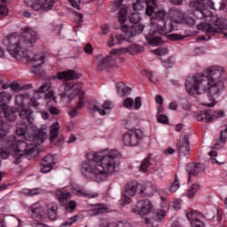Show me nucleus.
Segmentation results:
<instances>
[{"instance_id":"f257e3e1","label":"nucleus","mask_w":227,"mask_h":227,"mask_svg":"<svg viewBox=\"0 0 227 227\" xmlns=\"http://www.w3.org/2000/svg\"><path fill=\"white\" fill-rule=\"evenodd\" d=\"M224 71L220 70L219 67H212L207 69L206 74H197L193 76H188L185 82V90L189 95H201L207 93L208 100L201 101V106L206 107H214L217 102L215 98H219L224 91V81L227 76Z\"/></svg>"},{"instance_id":"f03ea898","label":"nucleus","mask_w":227,"mask_h":227,"mask_svg":"<svg viewBox=\"0 0 227 227\" xmlns=\"http://www.w3.org/2000/svg\"><path fill=\"white\" fill-rule=\"evenodd\" d=\"M38 35L36 31L29 27H24L20 29V35L17 33L10 35L6 38L7 51L14 59H25L27 63H33L30 67V74H40V70L43 63H45V56L43 54H35L34 58L33 52L27 51V47H31L33 43H36Z\"/></svg>"},{"instance_id":"7ed1b4c3","label":"nucleus","mask_w":227,"mask_h":227,"mask_svg":"<svg viewBox=\"0 0 227 227\" xmlns=\"http://www.w3.org/2000/svg\"><path fill=\"white\" fill-rule=\"evenodd\" d=\"M120 153L116 149H102L98 152H89L87 160L82 164V173H90L94 180L100 184L106 182L109 173H114L116 168V158Z\"/></svg>"},{"instance_id":"20e7f679","label":"nucleus","mask_w":227,"mask_h":227,"mask_svg":"<svg viewBox=\"0 0 227 227\" xmlns=\"http://www.w3.org/2000/svg\"><path fill=\"white\" fill-rule=\"evenodd\" d=\"M28 131L29 126L26 121H19L16 124L18 137L13 135L7 137L8 146H11L14 152H17L20 157L24 155H38V149L36 147L42 145L45 141V137H47V132L42 129H37L34 135L29 134ZM20 136L25 137V141L19 138Z\"/></svg>"},{"instance_id":"39448f33","label":"nucleus","mask_w":227,"mask_h":227,"mask_svg":"<svg viewBox=\"0 0 227 227\" xmlns=\"http://www.w3.org/2000/svg\"><path fill=\"white\" fill-rule=\"evenodd\" d=\"M210 10H215L212 0H190L188 2V13L196 19H210V23L197 25V28L205 33H224L227 31V20L214 16Z\"/></svg>"},{"instance_id":"423d86ee","label":"nucleus","mask_w":227,"mask_h":227,"mask_svg":"<svg viewBox=\"0 0 227 227\" xmlns=\"http://www.w3.org/2000/svg\"><path fill=\"white\" fill-rule=\"evenodd\" d=\"M166 15H168L166 11L160 9L151 18V30L145 35V40L153 47L162 45V38L158 36V35L166 36V35H169V33L175 30V26L171 22L168 24V21H166Z\"/></svg>"},{"instance_id":"0eeeda50","label":"nucleus","mask_w":227,"mask_h":227,"mask_svg":"<svg viewBox=\"0 0 227 227\" xmlns=\"http://www.w3.org/2000/svg\"><path fill=\"white\" fill-rule=\"evenodd\" d=\"M80 77L81 74L74 70L64 71L58 74V79L66 82L64 84V90L66 93H67V91H72V93L68 95V99L72 101L74 100V98H75V97H78L80 101L74 107L78 111L82 109V107H84L85 106L84 98L86 97V94L82 90V82L75 83L74 82L67 81H74L75 79H79Z\"/></svg>"},{"instance_id":"6e6552de","label":"nucleus","mask_w":227,"mask_h":227,"mask_svg":"<svg viewBox=\"0 0 227 227\" xmlns=\"http://www.w3.org/2000/svg\"><path fill=\"white\" fill-rule=\"evenodd\" d=\"M7 125V122H0V145H4L5 148H9L8 151H4V147H2L0 149V157H2V159H8V157H10V152H12V153H14L15 158L14 164H20L22 157H26V155H19L17 153V151H14L12 146L8 145V137L6 136V134L8 133L6 129Z\"/></svg>"},{"instance_id":"1a4fd4ad","label":"nucleus","mask_w":227,"mask_h":227,"mask_svg":"<svg viewBox=\"0 0 227 227\" xmlns=\"http://www.w3.org/2000/svg\"><path fill=\"white\" fill-rule=\"evenodd\" d=\"M29 98L28 94H20L16 96L15 98V108L14 110V115L15 113H19V116L21 120H26L28 123H33L34 118H33V110L31 108H26V100Z\"/></svg>"},{"instance_id":"9d476101","label":"nucleus","mask_w":227,"mask_h":227,"mask_svg":"<svg viewBox=\"0 0 227 227\" xmlns=\"http://www.w3.org/2000/svg\"><path fill=\"white\" fill-rule=\"evenodd\" d=\"M13 96L10 92L2 91L0 92V114L4 113L8 121H15L17 115H15V110L13 107L6 105L12 102Z\"/></svg>"},{"instance_id":"9b49d317","label":"nucleus","mask_w":227,"mask_h":227,"mask_svg":"<svg viewBox=\"0 0 227 227\" xmlns=\"http://www.w3.org/2000/svg\"><path fill=\"white\" fill-rule=\"evenodd\" d=\"M143 131L141 129H129L122 135L121 142L124 146L134 148L141 145Z\"/></svg>"},{"instance_id":"f8f14e48","label":"nucleus","mask_w":227,"mask_h":227,"mask_svg":"<svg viewBox=\"0 0 227 227\" xmlns=\"http://www.w3.org/2000/svg\"><path fill=\"white\" fill-rule=\"evenodd\" d=\"M113 50H111L110 54L104 57L103 55H98L96 57V65L98 67V70L102 72L104 70H111V68H116V56H120L117 54H112Z\"/></svg>"},{"instance_id":"ddd939ff","label":"nucleus","mask_w":227,"mask_h":227,"mask_svg":"<svg viewBox=\"0 0 227 227\" xmlns=\"http://www.w3.org/2000/svg\"><path fill=\"white\" fill-rule=\"evenodd\" d=\"M155 192H159L161 200V207L162 208H166L168 204L166 203V198L168 196V192L163 189L157 190V186L154 184L148 183L146 185L142 187L140 191V194L143 198H152L155 194Z\"/></svg>"},{"instance_id":"4468645a","label":"nucleus","mask_w":227,"mask_h":227,"mask_svg":"<svg viewBox=\"0 0 227 227\" xmlns=\"http://www.w3.org/2000/svg\"><path fill=\"white\" fill-rule=\"evenodd\" d=\"M152 210H153L152 201H150V200H141L133 206L131 212L137 215L145 217V215H148V214L152 213Z\"/></svg>"},{"instance_id":"2eb2a0df","label":"nucleus","mask_w":227,"mask_h":227,"mask_svg":"<svg viewBox=\"0 0 227 227\" xmlns=\"http://www.w3.org/2000/svg\"><path fill=\"white\" fill-rule=\"evenodd\" d=\"M27 6H30L35 12H49V10H52V6L56 4L54 0H26Z\"/></svg>"},{"instance_id":"dca6fc26","label":"nucleus","mask_w":227,"mask_h":227,"mask_svg":"<svg viewBox=\"0 0 227 227\" xmlns=\"http://www.w3.org/2000/svg\"><path fill=\"white\" fill-rule=\"evenodd\" d=\"M157 0H137V3L133 4V10L137 12L143 10L146 6L145 13L149 17H152L155 13V8H157Z\"/></svg>"},{"instance_id":"f3484780","label":"nucleus","mask_w":227,"mask_h":227,"mask_svg":"<svg viewBox=\"0 0 227 227\" xmlns=\"http://www.w3.org/2000/svg\"><path fill=\"white\" fill-rule=\"evenodd\" d=\"M218 118H224V112L223 110H218L215 112H206L202 111L197 114V121H203L204 123H210Z\"/></svg>"},{"instance_id":"a211bd4d","label":"nucleus","mask_w":227,"mask_h":227,"mask_svg":"<svg viewBox=\"0 0 227 227\" xmlns=\"http://www.w3.org/2000/svg\"><path fill=\"white\" fill-rule=\"evenodd\" d=\"M121 3H123V0H114L110 4L112 12L119 10L118 17L120 24H123L127 20V5L121 4Z\"/></svg>"},{"instance_id":"6ab92c4d","label":"nucleus","mask_w":227,"mask_h":227,"mask_svg":"<svg viewBox=\"0 0 227 227\" xmlns=\"http://www.w3.org/2000/svg\"><path fill=\"white\" fill-rule=\"evenodd\" d=\"M145 48L139 44H130L128 47L113 49L112 54H116L117 56H122V54H137V52H143Z\"/></svg>"},{"instance_id":"aec40b11","label":"nucleus","mask_w":227,"mask_h":227,"mask_svg":"<svg viewBox=\"0 0 227 227\" xmlns=\"http://www.w3.org/2000/svg\"><path fill=\"white\" fill-rule=\"evenodd\" d=\"M30 215L34 221H43V217L47 215L45 209L39 203L33 204L30 208Z\"/></svg>"},{"instance_id":"412c9836","label":"nucleus","mask_w":227,"mask_h":227,"mask_svg":"<svg viewBox=\"0 0 227 227\" xmlns=\"http://www.w3.org/2000/svg\"><path fill=\"white\" fill-rule=\"evenodd\" d=\"M122 33L128 35V36H137V35H141L143 30L145 29V26L141 23H133V26L129 27V26L124 25L121 27Z\"/></svg>"},{"instance_id":"4be33fe9","label":"nucleus","mask_w":227,"mask_h":227,"mask_svg":"<svg viewBox=\"0 0 227 227\" xmlns=\"http://www.w3.org/2000/svg\"><path fill=\"white\" fill-rule=\"evenodd\" d=\"M54 164H56V155H46L41 161V173H49V171H52Z\"/></svg>"},{"instance_id":"5701e85b","label":"nucleus","mask_w":227,"mask_h":227,"mask_svg":"<svg viewBox=\"0 0 227 227\" xmlns=\"http://www.w3.org/2000/svg\"><path fill=\"white\" fill-rule=\"evenodd\" d=\"M123 107H126V109H129V111H132L133 109L135 111H137L138 109H141V106H143V101L141 100V97H137L134 99L131 98H127L123 100Z\"/></svg>"},{"instance_id":"b1692460","label":"nucleus","mask_w":227,"mask_h":227,"mask_svg":"<svg viewBox=\"0 0 227 227\" xmlns=\"http://www.w3.org/2000/svg\"><path fill=\"white\" fill-rule=\"evenodd\" d=\"M167 15L171 22H175L176 24H180L184 20V13L176 7L170 8Z\"/></svg>"},{"instance_id":"393cba45","label":"nucleus","mask_w":227,"mask_h":227,"mask_svg":"<svg viewBox=\"0 0 227 227\" xmlns=\"http://www.w3.org/2000/svg\"><path fill=\"white\" fill-rule=\"evenodd\" d=\"M188 168H191V169H188V182H191V176H198V174L205 169V165L201 163H190Z\"/></svg>"},{"instance_id":"a878e982","label":"nucleus","mask_w":227,"mask_h":227,"mask_svg":"<svg viewBox=\"0 0 227 227\" xmlns=\"http://www.w3.org/2000/svg\"><path fill=\"white\" fill-rule=\"evenodd\" d=\"M73 192L76 196H82V198H87L88 200H91L93 198H98V192H88L82 188L79 187H73Z\"/></svg>"},{"instance_id":"bb28decb","label":"nucleus","mask_w":227,"mask_h":227,"mask_svg":"<svg viewBox=\"0 0 227 227\" xmlns=\"http://www.w3.org/2000/svg\"><path fill=\"white\" fill-rule=\"evenodd\" d=\"M137 187H139V183H137V181H130L128 183L125 188L126 196H130V198L136 196Z\"/></svg>"},{"instance_id":"cd10ccee","label":"nucleus","mask_w":227,"mask_h":227,"mask_svg":"<svg viewBox=\"0 0 227 227\" xmlns=\"http://www.w3.org/2000/svg\"><path fill=\"white\" fill-rule=\"evenodd\" d=\"M189 152H191V146L189 144V137L187 135H185L182 138V143L179 147V153H181V155H184V157H187V155H189Z\"/></svg>"},{"instance_id":"c85d7f7f","label":"nucleus","mask_w":227,"mask_h":227,"mask_svg":"<svg viewBox=\"0 0 227 227\" xmlns=\"http://www.w3.org/2000/svg\"><path fill=\"white\" fill-rule=\"evenodd\" d=\"M47 210H48V217L51 219V221H56L58 217V204L55 202H49L46 205Z\"/></svg>"},{"instance_id":"c756f323","label":"nucleus","mask_w":227,"mask_h":227,"mask_svg":"<svg viewBox=\"0 0 227 227\" xmlns=\"http://www.w3.org/2000/svg\"><path fill=\"white\" fill-rule=\"evenodd\" d=\"M58 196L59 203L61 207L65 203L68 202L72 198V193H70L67 189H63L59 191Z\"/></svg>"},{"instance_id":"7c9ffc66","label":"nucleus","mask_w":227,"mask_h":227,"mask_svg":"<svg viewBox=\"0 0 227 227\" xmlns=\"http://www.w3.org/2000/svg\"><path fill=\"white\" fill-rule=\"evenodd\" d=\"M186 217L191 223V226H192V223H196L198 221H201L203 219V214L199 213L196 210H190L186 213Z\"/></svg>"},{"instance_id":"2f4dec72","label":"nucleus","mask_w":227,"mask_h":227,"mask_svg":"<svg viewBox=\"0 0 227 227\" xmlns=\"http://www.w3.org/2000/svg\"><path fill=\"white\" fill-rule=\"evenodd\" d=\"M116 88L120 97H128V95L130 94V91H132V89L125 85V83H123L122 82H117Z\"/></svg>"},{"instance_id":"473e14b6","label":"nucleus","mask_w":227,"mask_h":227,"mask_svg":"<svg viewBox=\"0 0 227 227\" xmlns=\"http://www.w3.org/2000/svg\"><path fill=\"white\" fill-rule=\"evenodd\" d=\"M125 37L122 35H111L108 41L106 42L107 47H114V45H120V43H123Z\"/></svg>"},{"instance_id":"72a5a7b5","label":"nucleus","mask_w":227,"mask_h":227,"mask_svg":"<svg viewBox=\"0 0 227 227\" xmlns=\"http://www.w3.org/2000/svg\"><path fill=\"white\" fill-rule=\"evenodd\" d=\"M107 212V205L96 204L95 207L90 211V215H100V214H106Z\"/></svg>"},{"instance_id":"f704fd0d","label":"nucleus","mask_w":227,"mask_h":227,"mask_svg":"<svg viewBox=\"0 0 227 227\" xmlns=\"http://www.w3.org/2000/svg\"><path fill=\"white\" fill-rule=\"evenodd\" d=\"M61 207H64V210H66L67 214H72V212H74V210L77 208V201L67 200V202L64 203V205H62Z\"/></svg>"},{"instance_id":"c9c22d12","label":"nucleus","mask_w":227,"mask_h":227,"mask_svg":"<svg viewBox=\"0 0 227 227\" xmlns=\"http://www.w3.org/2000/svg\"><path fill=\"white\" fill-rule=\"evenodd\" d=\"M50 142L54 143L58 139V121H55L50 128Z\"/></svg>"},{"instance_id":"e433bc0d","label":"nucleus","mask_w":227,"mask_h":227,"mask_svg":"<svg viewBox=\"0 0 227 227\" xmlns=\"http://www.w3.org/2000/svg\"><path fill=\"white\" fill-rule=\"evenodd\" d=\"M150 159H152V154H149L145 159H144L139 166V171L142 173H146L148 171V168L152 165L150 162Z\"/></svg>"},{"instance_id":"4c0bfd02","label":"nucleus","mask_w":227,"mask_h":227,"mask_svg":"<svg viewBox=\"0 0 227 227\" xmlns=\"http://www.w3.org/2000/svg\"><path fill=\"white\" fill-rule=\"evenodd\" d=\"M99 227H109V222L107 220H102ZM116 227H132L127 221H119Z\"/></svg>"},{"instance_id":"58836bf2","label":"nucleus","mask_w":227,"mask_h":227,"mask_svg":"<svg viewBox=\"0 0 227 227\" xmlns=\"http://www.w3.org/2000/svg\"><path fill=\"white\" fill-rule=\"evenodd\" d=\"M198 191H200V184H192L186 192L187 198H193L194 194H196Z\"/></svg>"},{"instance_id":"ea45409f","label":"nucleus","mask_w":227,"mask_h":227,"mask_svg":"<svg viewBox=\"0 0 227 227\" xmlns=\"http://www.w3.org/2000/svg\"><path fill=\"white\" fill-rule=\"evenodd\" d=\"M164 217H166V210L157 209L155 211L154 220L157 221V223H162V221H164Z\"/></svg>"},{"instance_id":"a19ab883","label":"nucleus","mask_w":227,"mask_h":227,"mask_svg":"<svg viewBox=\"0 0 227 227\" xmlns=\"http://www.w3.org/2000/svg\"><path fill=\"white\" fill-rule=\"evenodd\" d=\"M129 22L131 24H140L139 22H141V14H139L138 12H133L132 14H130Z\"/></svg>"},{"instance_id":"79ce46f5","label":"nucleus","mask_w":227,"mask_h":227,"mask_svg":"<svg viewBox=\"0 0 227 227\" xmlns=\"http://www.w3.org/2000/svg\"><path fill=\"white\" fill-rule=\"evenodd\" d=\"M180 189V182L178 181V176H175V181L171 184L169 187L170 192H176Z\"/></svg>"},{"instance_id":"37998d69","label":"nucleus","mask_w":227,"mask_h":227,"mask_svg":"<svg viewBox=\"0 0 227 227\" xmlns=\"http://www.w3.org/2000/svg\"><path fill=\"white\" fill-rule=\"evenodd\" d=\"M23 194H26V196H36V194H40V189H24Z\"/></svg>"},{"instance_id":"c03bdc74","label":"nucleus","mask_w":227,"mask_h":227,"mask_svg":"<svg viewBox=\"0 0 227 227\" xmlns=\"http://www.w3.org/2000/svg\"><path fill=\"white\" fill-rule=\"evenodd\" d=\"M90 111H97L98 113H99V114L101 116H106V111H104V109L100 108V106H98V105L90 104Z\"/></svg>"},{"instance_id":"a18cd8bd","label":"nucleus","mask_w":227,"mask_h":227,"mask_svg":"<svg viewBox=\"0 0 227 227\" xmlns=\"http://www.w3.org/2000/svg\"><path fill=\"white\" fill-rule=\"evenodd\" d=\"M51 89V83L46 82L43 84L37 90L35 91V95H38V93H45V91H49Z\"/></svg>"},{"instance_id":"49530a36","label":"nucleus","mask_w":227,"mask_h":227,"mask_svg":"<svg viewBox=\"0 0 227 227\" xmlns=\"http://www.w3.org/2000/svg\"><path fill=\"white\" fill-rule=\"evenodd\" d=\"M168 52H169L168 48H159L158 50L153 51V53L156 56H165V54H168Z\"/></svg>"},{"instance_id":"de8ad7c7","label":"nucleus","mask_w":227,"mask_h":227,"mask_svg":"<svg viewBox=\"0 0 227 227\" xmlns=\"http://www.w3.org/2000/svg\"><path fill=\"white\" fill-rule=\"evenodd\" d=\"M183 19L187 26H194L196 24V20L192 17L185 15Z\"/></svg>"},{"instance_id":"09e8293b","label":"nucleus","mask_w":227,"mask_h":227,"mask_svg":"<svg viewBox=\"0 0 227 227\" xmlns=\"http://www.w3.org/2000/svg\"><path fill=\"white\" fill-rule=\"evenodd\" d=\"M143 74L145 75V77H147L151 82H153V84H155V80L153 79L155 75H153V73L148 70H144Z\"/></svg>"},{"instance_id":"8fccbe9b","label":"nucleus","mask_w":227,"mask_h":227,"mask_svg":"<svg viewBox=\"0 0 227 227\" xmlns=\"http://www.w3.org/2000/svg\"><path fill=\"white\" fill-rule=\"evenodd\" d=\"M157 121L159 123H163V124L166 125L169 121V120L168 119L167 115L160 114V115L157 116Z\"/></svg>"},{"instance_id":"3c124183","label":"nucleus","mask_w":227,"mask_h":227,"mask_svg":"<svg viewBox=\"0 0 227 227\" xmlns=\"http://www.w3.org/2000/svg\"><path fill=\"white\" fill-rule=\"evenodd\" d=\"M168 40H172L173 42H176V40H184V35L178 34H171L168 36Z\"/></svg>"},{"instance_id":"603ef678","label":"nucleus","mask_w":227,"mask_h":227,"mask_svg":"<svg viewBox=\"0 0 227 227\" xmlns=\"http://www.w3.org/2000/svg\"><path fill=\"white\" fill-rule=\"evenodd\" d=\"M170 208H173L174 210H180V200H175L170 204Z\"/></svg>"},{"instance_id":"864d4df0","label":"nucleus","mask_w":227,"mask_h":227,"mask_svg":"<svg viewBox=\"0 0 227 227\" xmlns=\"http://www.w3.org/2000/svg\"><path fill=\"white\" fill-rule=\"evenodd\" d=\"M227 141V128L221 132V137H220V143H223V145H224V143Z\"/></svg>"},{"instance_id":"5fc2aeb1","label":"nucleus","mask_w":227,"mask_h":227,"mask_svg":"<svg viewBox=\"0 0 227 227\" xmlns=\"http://www.w3.org/2000/svg\"><path fill=\"white\" fill-rule=\"evenodd\" d=\"M45 99L46 100H51L52 102H56V98L54 97V91L50 90L46 95H45Z\"/></svg>"},{"instance_id":"6e6d98bb","label":"nucleus","mask_w":227,"mask_h":227,"mask_svg":"<svg viewBox=\"0 0 227 227\" xmlns=\"http://www.w3.org/2000/svg\"><path fill=\"white\" fill-rule=\"evenodd\" d=\"M8 9L4 5L0 4V17H6L8 15Z\"/></svg>"},{"instance_id":"4d7b16f0","label":"nucleus","mask_w":227,"mask_h":227,"mask_svg":"<svg viewBox=\"0 0 227 227\" xmlns=\"http://www.w3.org/2000/svg\"><path fill=\"white\" fill-rule=\"evenodd\" d=\"M84 52L85 54H93V46L91 45V43H87L84 46Z\"/></svg>"},{"instance_id":"13d9d810","label":"nucleus","mask_w":227,"mask_h":227,"mask_svg":"<svg viewBox=\"0 0 227 227\" xmlns=\"http://www.w3.org/2000/svg\"><path fill=\"white\" fill-rule=\"evenodd\" d=\"M102 108L106 110L113 109V103L109 100H106L103 104Z\"/></svg>"},{"instance_id":"bf43d9fd","label":"nucleus","mask_w":227,"mask_h":227,"mask_svg":"<svg viewBox=\"0 0 227 227\" xmlns=\"http://www.w3.org/2000/svg\"><path fill=\"white\" fill-rule=\"evenodd\" d=\"M169 3L174 6H181V4H184V0H169Z\"/></svg>"},{"instance_id":"052dcab7","label":"nucleus","mask_w":227,"mask_h":227,"mask_svg":"<svg viewBox=\"0 0 227 227\" xmlns=\"http://www.w3.org/2000/svg\"><path fill=\"white\" fill-rule=\"evenodd\" d=\"M192 227H205V223L202 221L192 222Z\"/></svg>"},{"instance_id":"680f3d73","label":"nucleus","mask_w":227,"mask_h":227,"mask_svg":"<svg viewBox=\"0 0 227 227\" xmlns=\"http://www.w3.org/2000/svg\"><path fill=\"white\" fill-rule=\"evenodd\" d=\"M10 88L13 91H19V90H20V85H19V83L12 82L11 83Z\"/></svg>"},{"instance_id":"e2e57ef3","label":"nucleus","mask_w":227,"mask_h":227,"mask_svg":"<svg viewBox=\"0 0 227 227\" xmlns=\"http://www.w3.org/2000/svg\"><path fill=\"white\" fill-rule=\"evenodd\" d=\"M163 67H165V68H171V67H173V61H171V59L163 61Z\"/></svg>"},{"instance_id":"0e129e2a","label":"nucleus","mask_w":227,"mask_h":227,"mask_svg":"<svg viewBox=\"0 0 227 227\" xmlns=\"http://www.w3.org/2000/svg\"><path fill=\"white\" fill-rule=\"evenodd\" d=\"M223 219V209H216V221H221Z\"/></svg>"},{"instance_id":"69168bd1","label":"nucleus","mask_w":227,"mask_h":227,"mask_svg":"<svg viewBox=\"0 0 227 227\" xmlns=\"http://www.w3.org/2000/svg\"><path fill=\"white\" fill-rule=\"evenodd\" d=\"M77 108H73L71 111H69L68 114L70 116V118H75V116H77Z\"/></svg>"},{"instance_id":"338daca9","label":"nucleus","mask_w":227,"mask_h":227,"mask_svg":"<svg viewBox=\"0 0 227 227\" xmlns=\"http://www.w3.org/2000/svg\"><path fill=\"white\" fill-rule=\"evenodd\" d=\"M227 8V0H222L220 3L219 10H226Z\"/></svg>"},{"instance_id":"774afa93","label":"nucleus","mask_w":227,"mask_h":227,"mask_svg":"<svg viewBox=\"0 0 227 227\" xmlns=\"http://www.w3.org/2000/svg\"><path fill=\"white\" fill-rule=\"evenodd\" d=\"M102 35H107L109 33V26L105 25L101 27Z\"/></svg>"}]
</instances>
